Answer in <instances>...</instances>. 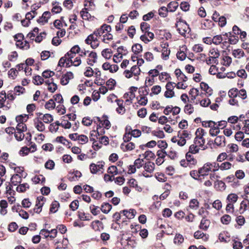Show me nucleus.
<instances>
[{"label": "nucleus", "instance_id": "nucleus-1", "mask_svg": "<svg viewBox=\"0 0 249 249\" xmlns=\"http://www.w3.org/2000/svg\"><path fill=\"white\" fill-rule=\"evenodd\" d=\"M206 134L204 130L202 128H198L196 132V137L194 140V143L196 145L202 147L205 142V139L203 136Z\"/></svg>", "mask_w": 249, "mask_h": 249}, {"label": "nucleus", "instance_id": "nucleus-2", "mask_svg": "<svg viewBox=\"0 0 249 249\" xmlns=\"http://www.w3.org/2000/svg\"><path fill=\"white\" fill-rule=\"evenodd\" d=\"M105 163L103 161H99L97 164L91 163L89 165V169L90 172L92 174H96L98 172H101V173H103V167L104 166Z\"/></svg>", "mask_w": 249, "mask_h": 249}, {"label": "nucleus", "instance_id": "nucleus-3", "mask_svg": "<svg viewBox=\"0 0 249 249\" xmlns=\"http://www.w3.org/2000/svg\"><path fill=\"white\" fill-rule=\"evenodd\" d=\"M76 54H70L69 52H68L64 56L62 57L58 62V65L60 67L64 66L65 62L67 61H71L72 60V58L74 57Z\"/></svg>", "mask_w": 249, "mask_h": 249}, {"label": "nucleus", "instance_id": "nucleus-4", "mask_svg": "<svg viewBox=\"0 0 249 249\" xmlns=\"http://www.w3.org/2000/svg\"><path fill=\"white\" fill-rule=\"evenodd\" d=\"M180 27H178V25L176 24V26L178 27V31L179 33L182 36H185V34L187 32H189L190 30L186 22H182L179 24Z\"/></svg>", "mask_w": 249, "mask_h": 249}, {"label": "nucleus", "instance_id": "nucleus-5", "mask_svg": "<svg viewBox=\"0 0 249 249\" xmlns=\"http://www.w3.org/2000/svg\"><path fill=\"white\" fill-rule=\"evenodd\" d=\"M211 171L208 163H206L203 166L199 169V173L200 176H205L208 175L209 171Z\"/></svg>", "mask_w": 249, "mask_h": 249}, {"label": "nucleus", "instance_id": "nucleus-6", "mask_svg": "<svg viewBox=\"0 0 249 249\" xmlns=\"http://www.w3.org/2000/svg\"><path fill=\"white\" fill-rule=\"evenodd\" d=\"M73 78V73L71 72H68L61 79V84L63 85H66L69 83V80Z\"/></svg>", "mask_w": 249, "mask_h": 249}, {"label": "nucleus", "instance_id": "nucleus-7", "mask_svg": "<svg viewBox=\"0 0 249 249\" xmlns=\"http://www.w3.org/2000/svg\"><path fill=\"white\" fill-rule=\"evenodd\" d=\"M214 143L220 147H224L226 145L225 138L224 136H217L214 140Z\"/></svg>", "mask_w": 249, "mask_h": 249}, {"label": "nucleus", "instance_id": "nucleus-8", "mask_svg": "<svg viewBox=\"0 0 249 249\" xmlns=\"http://www.w3.org/2000/svg\"><path fill=\"white\" fill-rule=\"evenodd\" d=\"M51 16V13L50 12L46 11L43 13L41 17H40L38 20L37 22L39 23H42L44 24L48 22V19Z\"/></svg>", "mask_w": 249, "mask_h": 249}, {"label": "nucleus", "instance_id": "nucleus-9", "mask_svg": "<svg viewBox=\"0 0 249 249\" xmlns=\"http://www.w3.org/2000/svg\"><path fill=\"white\" fill-rule=\"evenodd\" d=\"M121 213H122L128 219H132L134 217L136 212L134 209H130L129 211L126 210L122 211Z\"/></svg>", "mask_w": 249, "mask_h": 249}, {"label": "nucleus", "instance_id": "nucleus-10", "mask_svg": "<svg viewBox=\"0 0 249 249\" xmlns=\"http://www.w3.org/2000/svg\"><path fill=\"white\" fill-rule=\"evenodd\" d=\"M116 101L118 106V107L116 108V111L119 114L124 113L125 109L123 106V100L117 99Z\"/></svg>", "mask_w": 249, "mask_h": 249}, {"label": "nucleus", "instance_id": "nucleus-11", "mask_svg": "<svg viewBox=\"0 0 249 249\" xmlns=\"http://www.w3.org/2000/svg\"><path fill=\"white\" fill-rule=\"evenodd\" d=\"M249 208V201L247 199L242 201L240 204V213H243Z\"/></svg>", "mask_w": 249, "mask_h": 249}, {"label": "nucleus", "instance_id": "nucleus-12", "mask_svg": "<svg viewBox=\"0 0 249 249\" xmlns=\"http://www.w3.org/2000/svg\"><path fill=\"white\" fill-rule=\"evenodd\" d=\"M21 178L18 174H15L11 178V184L15 186L17 185L21 182Z\"/></svg>", "mask_w": 249, "mask_h": 249}, {"label": "nucleus", "instance_id": "nucleus-13", "mask_svg": "<svg viewBox=\"0 0 249 249\" xmlns=\"http://www.w3.org/2000/svg\"><path fill=\"white\" fill-rule=\"evenodd\" d=\"M51 82H50L49 80L46 81L45 83L48 85V89L51 92H54L57 89V85L55 83L53 82V79H51Z\"/></svg>", "mask_w": 249, "mask_h": 249}, {"label": "nucleus", "instance_id": "nucleus-14", "mask_svg": "<svg viewBox=\"0 0 249 249\" xmlns=\"http://www.w3.org/2000/svg\"><path fill=\"white\" fill-rule=\"evenodd\" d=\"M89 57L91 58L88 59L87 63L89 65L92 66L93 63H95L96 61V59L97 58V54L95 52H91L89 53Z\"/></svg>", "mask_w": 249, "mask_h": 249}, {"label": "nucleus", "instance_id": "nucleus-15", "mask_svg": "<svg viewBox=\"0 0 249 249\" xmlns=\"http://www.w3.org/2000/svg\"><path fill=\"white\" fill-rule=\"evenodd\" d=\"M186 158L187 162H188V163L190 164V168H192L193 165H195L196 163V160L194 159L189 152L186 154Z\"/></svg>", "mask_w": 249, "mask_h": 249}, {"label": "nucleus", "instance_id": "nucleus-16", "mask_svg": "<svg viewBox=\"0 0 249 249\" xmlns=\"http://www.w3.org/2000/svg\"><path fill=\"white\" fill-rule=\"evenodd\" d=\"M145 170L148 173H152L155 169V164L153 162L149 161L144 166Z\"/></svg>", "mask_w": 249, "mask_h": 249}, {"label": "nucleus", "instance_id": "nucleus-17", "mask_svg": "<svg viewBox=\"0 0 249 249\" xmlns=\"http://www.w3.org/2000/svg\"><path fill=\"white\" fill-rule=\"evenodd\" d=\"M112 208V206L108 203H104L101 207L100 210L104 213H108Z\"/></svg>", "mask_w": 249, "mask_h": 249}, {"label": "nucleus", "instance_id": "nucleus-18", "mask_svg": "<svg viewBox=\"0 0 249 249\" xmlns=\"http://www.w3.org/2000/svg\"><path fill=\"white\" fill-rule=\"evenodd\" d=\"M210 224V221L206 219L203 218L200 222L199 227L203 230H207Z\"/></svg>", "mask_w": 249, "mask_h": 249}, {"label": "nucleus", "instance_id": "nucleus-19", "mask_svg": "<svg viewBox=\"0 0 249 249\" xmlns=\"http://www.w3.org/2000/svg\"><path fill=\"white\" fill-rule=\"evenodd\" d=\"M91 226L95 231H100V228L103 229V223L99 220H95L92 222Z\"/></svg>", "mask_w": 249, "mask_h": 249}, {"label": "nucleus", "instance_id": "nucleus-20", "mask_svg": "<svg viewBox=\"0 0 249 249\" xmlns=\"http://www.w3.org/2000/svg\"><path fill=\"white\" fill-rule=\"evenodd\" d=\"M194 237L196 239L202 238L204 241H206L208 239V236L199 231H197L195 232Z\"/></svg>", "mask_w": 249, "mask_h": 249}, {"label": "nucleus", "instance_id": "nucleus-21", "mask_svg": "<svg viewBox=\"0 0 249 249\" xmlns=\"http://www.w3.org/2000/svg\"><path fill=\"white\" fill-rule=\"evenodd\" d=\"M178 6V3L176 1L170 2L167 5V8L169 10V11L170 12H173L175 11Z\"/></svg>", "mask_w": 249, "mask_h": 249}, {"label": "nucleus", "instance_id": "nucleus-22", "mask_svg": "<svg viewBox=\"0 0 249 249\" xmlns=\"http://www.w3.org/2000/svg\"><path fill=\"white\" fill-rule=\"evenodd\" d=\"M162 57L164 60H167L170 53V50L168 49L167 46H164L162 49Z\"/></svg>", "mask_w": 249, "mask_h": 249}, {"label": "nucleus", "instance_id": "nucleus-23", "mask_svg": "<svg viewBox=\"0 0 249 249\" xmlns=\"http://www.w3.org/2000/svg\"><path fill=\"white\" fill-rule=\"evenodd\" d=\"M40 119L46 124L51 123L53 120V116L50 114H44L42 117H40Z\"/></svg>", "mask_w": 249, "mask_h": 249}, {"label": "nucleus", "instance_id": "nucleus-24", "mask_svg": "<svg viewBox=\"0 0 249 249\" xmlns=\"http://www.w3.org/2000/svg\"><path fill=\"white\" fill-rule=\"evenodd\" d=\"M168 12L169 11L167 7L162 6L159 10V14L160 17L165 18L167 17Z\"/></svg>", "mask_w": 249, "mask_h": 249}, {"label": "nucleus", "instance_id": "nucleus-25", "mask_svg": "<svg viewBox=\"0 0 249 249\" xmlns=\"http://www.w3.org/2000/svg\"><path fill=\"white\" fill-rule=\"evenodd\" d=\"M232 54L235 57L240 58L244 56L245 53L241 49H237L233 51Z\"/></svg>", "mask_w": 249, "mask_h": 249}, {"label": "nucleus", "instance_id": "nucleus-26", "mask_svg": "<svg viewBox=\"0 0 249 249\" xmlns=\"http://www.w3.org/2000/svg\"><path fill=\"white\" fill-rule=\"evenodd\" d=\"M99 35H95L94 32L93 34L89 35L88 37L85 40V42L86 43H91V41H95L96 40H98L97 37Z\"/></svg>", "mask_w": 249, "mask_h": 249}, {"label": "nucleus", "instance_id": "nucleus-27", "mask_svg": "<svg viewBox=\"0 0 249 249\" xmlns=\"http://www.w3.org/2000/svg\"><path fill=\"white\" fill-rule=\"evenodd\" d=\"M107 172L111 174L118 175L121 174V172H119L117 167L116 166H111L107 169Z\"/></svg>", "mask_w": 249, "mask_h": 249}, {"label": "nucleus", "instance_id": "nucleus-28", "mask_svg": "<svg viewBox=\"0 0 249 249\" xmlns=\"http://www.w3.org/2000/svg\"><path fill=\"white\" fill-rule=\"evenodd\" d=\"M132 50L135 54H138L142 52V46L140 44H136L132 47Z\"/></svg>", "mask_w": 249, "mask_h": 249}, {"label": "nucleus", "instance_id": "nucleus-29", "mask_svg": "<svg viewBox=\"0 0 249 249\" xmlns=\"http://www.w3.org/2000/svg\"><path fill=\"white\" fill-rule=\"evenodd\" d=\"M29 188V185L27 183H23L18 185L16 190L18 192H24L27 189Z\"/></svg>", "mask_w": 249, "mask_h": 249}, {"label": "nucleus", "instance_id": "nucleus-30", "mask_svg": "<svg viewBox=\"0 0 249 249\" xmlns=\"http://www.w3.org/2000/svg\"><path fill=\"white\" fill-rule=\"evenodd\" d=\"M32 180L36 183H39L40 181H41V183H43L45 182V178L43 175H40L37 176L35 177L32 179Z\"/></svg>", "mask_w": 249, "mask_h": 249}, {"label": "nucleus", "instance_id": "nucleus-31", "mask_svg": "<svg viewBox=\"0 0 249 249\" xmlns=\"http://www.w3.org/2000/svg\"><path fill=\"white\" fill-rule=\"evenodd\" d=\"M128 184L130 187L136 188L138 191L142 190L141 188L138 186L137 181L134 178L130 179L128 181Z\"/></svg>", "mask_w": 249, "mask_h": 249}, {"label": "nucleus", "instance_id": "nucleus-32", "mask_svg": "<svg viewBox=\"0 0 249 249\" xmlns=\"http://www.w3.org/2000/svg\"><path fill=\"white\" fill-rule=\"evenodd\" d=\"M220 132L219 128L218 126H213L211 128L209 131L210 134L212 136H215Z\"/></svg>", "mask_w": 249, "mask_h": 249}, {"label": "nucleus", "instance_id": "nucleus-33", "mask_svg": "<svg viewBox=\"0 0 249 249\" xmlns=\"http://www.w3.org/2000/svg\"><path fill=\"white\" fill-rule=\"evenodd\" d=\"M36 128L40 132H42L45 130V126L44 124L40 121H38L35 123Z\"/></svg>", "mask_w": 249, "mask_h": 249}, {"label": "nucleus", "instance_id": "nucleus-34", "mask_svg": "<svg viewBox=\"0 0 249 249\" xmlns=\"http://www.w3.org/2000/svg\"><path fill=\"white\" fill-rule=\"evenodd\" d=\"M55 107V104L53 99L49 100L45 105V107L48 109H53Z\"/></svg>", "mask_w": 249, "mask_h": 249}, {"label": "nucleus", "instance_id": "nucleus-35", "mask_svg": "<svg viewBox=\"0 0 249 249\" xmlns=\"http://www.w3.org/2000/svg\"><path fill=\"white\" fill-rule=\"evenodd\" d=\"M82 18L84 20H88L91 16L89 13L87 11V9H83L80 12Z\"/></svg>", "mask_w": 249, "mask_h": 249}, {"label": "nucleus", "instance_id": "nucleus-36", "mask_svg": "<svg viewBox=\"0 0 249 249\" xmlns=\"http://www.w3.org/2000/svg\"><path fill=\"white\" fill-rule=\"evenodd\" d=\"M17 131L18 132H24L27 130V127L25 124L24 123H18L16 127Z\"/></svg>", "mask_w": 249, "mask_h": 249}, {"label": "nucleus", "instance_id": "nucleus-37", "mask_svg": "<svg viewBox=\"0 0 249 249\" xmlns=\"http://www.w3.org/2000/svg\"><path fill=\"white\" fill-rule=\"evenodd\" d=\"M91 213L94 215L98 214L100 212V209L98 206L91 205L89 207Z\"/></svg>", "mask_w": 249, "mask_h": 249}, {"label": "nucleus", "instance_id": "nucleus-38", "mask_svg": "<svg viewBox=\"0 0 249 249\" xmlns=\"http://www.w3.org/2000/svg\"><path fill=\"white\" fill-rule=\"evenodd\" d=\"M223 40V38L221 35H217L214 36L212 40V42L216 45L219 44Z\"/></svg>", "mask_w": 249, "mask_h": 249}, {"label": "nucleus", "instance_id": "nucleus-39", "mask_svg": "<svg viewBox=\"0 0 249 249\" xmlns=\"http://www.w3.org/2000/svg\"><path fill=\"white\" fill-rule=\"evenodd\" d=\"M184 241V238L182 235L177 234L174 238V242L175 244H180Z\"/></svg>", "mask_w": 249, "mask_h": 249}, {"label": "nucleus", "instance_id": "nucleus-40", "mask_svg": "<svg viewBox=\"0 0 249 249\" xmlns=\"http://www.w3.org/2000/svg\"><path fill=\"white\" fill-rule=\"evenodd\" d=\"M43 79L39 75H36L35 76L33 80L34 83L37 85L42 84L43 83Z\"/></svg>", "mask_w": 249, "mask_h": 249}, {"label": "nucleus", "instance_id": "nucleus-41", "mask_svg": "<svg viewBox=\"0 0 249 249\" xmlns=\"http://www.w3.org/2000/svg\"><path fill=\"white\" fill-rule=\"evenodd\" d=\"M122 147L124 146L125 149H124V150H127H127H132L135 148L134 143L132 142L127 143L125 144L124 143H123L122 144Z\"/></svg>", "mask_w": 249, "mask_h": 249}, {"label": "nucleus", "instance_id": "nucleus-42", "mask_svg": "<svg viewBox=\"0 0 249 249\" xmlns=\"http://www.w3.org/2000/svg\"><path fill=\"white\" fill-rule=\"evenodd\" d=\"M59 204L57 201L53 202L51 206L50 211L52 213H55L57 211V208Z\"/></svg>", "mask_w": 249, "mask_h": 249}, {"label": "nucleus", "instance_id": "nucleus-43", "mask_svg": "<svg viewBox=\"0 0 249 249\" xmlns=\"http://www.w3.org/2000/svg\"><path fill=\"white\" fill-rule=\"evenodd\" d=\"M28 116L27 115H24V116L22 115H19L17 116L16 118L17 122L23 123L24 122L27 121L28 119Z\"/></svg>", "mask_w": 249, "mask_h": 249}, {"label": "nucleus", "instance_id": "nucleus-44", "mask_svg": "<svg viewBox=\"0 0 249 249\" xmlns=\"http://www.w3.org/2000/svg\"><path fill=\"white\" fill-rule=\"evenodd\" d=\"M232 247L234 249H241L243 248V245L241 242L234 240L233 241Z\"/></svg>", "mask_w": 249, "mask_h": 249}, {"label": "nucleus", "instance_id": "nucleus-45", "mask_svg": "<svg viewBox=\"0 0 249 249\" xmlns=\"http://www.w3.org/2000/svg\"><path fill=\"white\" fill-rule=\"evenodd\" d=\"M152 93H150V95L152 94H158L161 91V87L159 85L153 86L151 89Z\"/></svg>", "mask_w": 249, "mask_h": 249}, {"label": "nucleus", "instance_id": "nucleus-46", "mask_svg": "<svg viewBox=\"0 0 249 249\" xmlns=\"http://www.w3.org/2000/svg\"><path fill=\"white\" fill-rule=\"evenodd\" d=\"M238 198V196L234 194H230L227 197V200L231 203L235 202Z\"/></svg>", "mask_w": 249, "mask_h": 249}, {"label": "nucleus", "instance_id": "nucleus-47", "mask_svg": "<svg viewBox=\"0 0 249 249\" xmlns=\"http://www.w3.org/2000/svg\"><path fill=\"white\" fill-rule=\"evenodd\" d=\"M228 93L231 98H235L238 96V90L237 89H232L229 90Z\"/></svg>", "mask_w": 249, "mask_h": 249}, {"label": "nucleus", "instance_id": "nucleus-48", "mask_svg": "<svg viewBox=\"0 0 249 249\" xmlns=\"http://www.w3.org/2000/svg\"><path fill=\"white\" fill-rule=\"evenodd\" d=\"M199 202L197 199H193L190 202V207L192 209H197L198 207Z\"/></svg>", "mask_w": 249, "mask_h": 249}, {"label": "nucleus", "instance_id": "nucleus-49", "mask_svg": "<svg viewBox=\"0 0 249 249\" xmlns=\"http://www.w3.org/2000/svg\"><path fill=\"white\" fill-rule=\"evenodd\" d=\"M78 216L79 218L82 220H89L91 218V216L86 215L84 213L80 212H78Z\"/></svg>", "mask_w": 249, "mask_h": 249}, {"label": "nucleus", "instance_id": "nucleus-50", "mask_svg": "<svg viewBox=\"0 0 249 249\" xmlns=\"http://www.w3.org/2000/svg\"><path fill=\"white\" fill-rule=\"evenodd\" d=\"M113 38V36L109 33L106 34L105 35L103 36L102 41L106 43H107V41H110L112 40Z\"/></svg>", "mask_w": 249, "mask_h": 249}, {"label": "nucleus", "instance_id": "nucleus-51", "mask_svg": "<svg viewBox=\"0 0 249 249\" xmlns=\"http://www.w3.org/2000/svg\"><path fill=\"white\" fill-rule=\"evenodd\" d=\"M231 220V216L227 214L223 215L221 218V221L224 224H228L230 222Z\"/></svg>", "mask_w": 249, "mask_h": 249}, {"label": "nucleus", "instance_id": "nucleus-52", "mask_svg": "<svg viewBox=\"0 0 249 249\" xmlns=\"http://www.w3.org/2000/svg\"><path fill=\"white\" fill-rule=\"evenodd\" d=\"M111 50L108 49H104L102 52V55L107 59H109L111 57Z\"/></svg>", "mask_w": 249, "mask_h": 249}, {"label": "nucleus", "instance_id": "nucleus-53", "mask_svg": "<svg viewBox=\"0 0 249 249\" xmlns=\"http://www.w3.org/2000/svg\"><path fill=\"white\" fill-rule=\"evenodd\" d=\"M143 162V160L142 159L138 158L135 160L134 165H135L136 168L139 169L142 166Z\"/></svg>", "mask_w": 249, "mask_h": 249}, {"label": "nucleus", "instance_id": "nucleus-54", "mask_svg": "<svg viewBox=\"0 0 249 249\" xmlns=\"http://www.w3.org/2000/svg\"><path fill=\"white\" fill-rule=\"evenodd\" d=\"M131 72L132 74L137 76L140 74V69L137 66H134L131 69Z\"/></svg>", "mask_w": 249, "mask_h": 249}, {"label": "nucleus", "instance_id": "nucleus-55", "mask_svg": "<svg viewBox=\"0 0 249 249\" xmlns=\"http://www.w3.org/2000/svg\"><path fill=\"white\" fill-rule=\"evenodd\" d=\"M194 111V107L190 104H187L185 106L184 111L185 113L191 114Z\"/></svg>", "mask_w": 249, "mask_h": 249}, {"label": "nucleus", "instance_id": "nucleus-56", "mask_svg": "<svg viewBox=\"0 0 249 249\" xmlns=\"http://www.w3.org/2000/svg\"><path fill=\"white\" fill-rule=\"evenodd\" d=\"M30 151V149L26 146L23 147L19 151V154L22 156L28 155Z\"/></svg>", "mask_w": 249, "mask_h": 249}, {"label": "nucleus", "instance_id": "nucleus-57", "mask_svg": "<svg viewBox=\"0 0 249 249\" xmlns=\"http://www.w3.org/2000/svg\"><path fill=\"white\" fill-rule=\"evenodd\" d=\"M115 84L116 82L115 80L111 78L107 80L106 83L107 86H108L110 89H113Z\"/></svg>", "mask_w": 249, "mask_h": 249}, {"label": "nucleus", "instance_id": "nucleus-58", "mask_svg": "<svg viewBox=\"0 0 249 249\" xmlns=\"http://www.w3.org/2000/svg\"><path fill=\"white\" fill-rule=\"evenodd\" d=\"M79 206V202L77 200L73 201L70 205V208L72 211H75L78 209Z\"/></svg>", "mask_w": 249, "mask_h": 249}, {"label": "nucleus", "instance_id": "nucleus-59", "mask_svg": "<svg viewBox=\"0 0 249 249\" xmlns=\"http://www.w3.org/2000/svg\"><path fill=\"white\" fill-rule=\"evenodd\" d=\"M199 151V148L197 147V145L195 144H192L189 147V152L192 154H196Z\"/></svg>", "mask_w": 249, "mask_h": 249}, {"label": "nucleus", "instance_id": "nucleus-60", "mask_svg": "<svg viewBox=\"0 0 249 249\" xmlns=\"http://www.w3.org/2000/svg\"><path fill=\"white\" fill-rule=\"evenodd\" d=\"M15 137L17 140L20 141L24 139V134L23 133V132H18L17 131L15 134Z\"/></svg>", "mask_w": 249, "mask_h": 249}, {"label": "nucleus", "instance_id": "nucleus-61", "mask_svg": "<svg viewBox=\"0 0 249 249\" xmlns=\"http://www.w3.org/2000/svg\"><path fill=\"white\" fill-rule=\"evenodd\" d=\"M136 32L135 28L133 26H130L128 30L127 33L130 38H133Z\"/></svg>", "mask_w": 249, "mask_h": 249}, {"label": "nucleus", "instance_id": "nucleus-62", "mask_svg": "<svg viewBox=\"0 0 249 249\" xmlns=\"http://www.w3.org/2000/svg\"><path fill=\"white\" fill-rule=\"evenodd\" d=\"M177 57L178 59L182 61L185 59L186 55L183 51H180L177 53Z\"/></svg>", "mask_w": 249, "mask_h": 249}, {"label": "nucleus", "instance_id": "nucleus-63", "mask_svg": "<svg viewBox=\"0 0 249 249\" xmlns=\"http://www.w3.org/2000/svg\"><path fill=\"white\" fill-rule=\"evenodd\" d=\"M50 56V52L47 51H43L41 53V58L43 60L47 59Z\"/></svg>", "mask_w": 249, "mask_h": 249}, {"label": "nucleus", "instance_id": "nucleus-64", "mask_svg": "<svg viewBox=\"0 0 249 249\" xmlns=\"http://www.w3.org/2000/svg\"><path fill=\"white\" fill-rule=\"evenodd\" d=\"M45 166L47 169H53L54 166V162L52 160H49L46 162Z\"/></svg>", "mask_w": 249, "mask_h": 249}]
</instances>
